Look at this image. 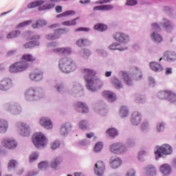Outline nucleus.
<instances>
[{"mask_svg":"<svg viewBox=\"0 0 176 176\" xmlns=\"http://www.w3.org/2000/svg\"><path fill=\"white\" fill-rule=\"evenodd\" d=\"M84 79L87 83V89L90 91H96V87H102V81L100 79H96V72L90 69H84L82 70Z\"/></svg>","mask_w":176,"mask_h":176,"instance_id":"obj_1","label":"nucleus"},{"mask_svg":"<svg viewBox=\"0 0 176 176\" xmlns=\"http://www.w3.org/2000/svg\"><path fill=\"white\" fill-rule=\"evenodd\" d=\"M60 0H37L34 1L28 5V9H32L34 8H38L40 12L42 10H50L56 6L55 2H60ZM45 3V4H44Z\"/></svg>","mask_w":176,"mask_h":176,"instance_id":"obj_2","label":"nucleus"},{"mask_svg":"<svg viewBox=\"0 0 176 176\" xmlns=\"http://www.w3.org/2000/svg\"><path fill=\"white\" fill-rule=\"evenodd\" d=\"M25 96L27 100L30 101H35V100H39L43 97V93L39 88H30L26 91Z\"/></svg>","mask_w":176,"mask_h":176,"instance_id":"obj_3","label":"nucleus"},{"mask_svg":"<svg viewBox=\"0 0 176 176\" xmlns=\"http://www.w3.org/2000/svg\"><path fill=\"white\" fill-rule=\"evenodd\" d=\"M74 63L69 58H63L59 62V68L64 74L71 72L74 68Z\"/></svg>","mask_w":176,"mask_h":176,"instance_id":"obj_4","label":"nucleus"},{"mask_svg":"<svg viewBox=\"0 0 176 176\" xmlns=\"http://www.w3.org/2000/svg\"><path fill=\"white\" fill-rule=\"evenodd\" d=\"M173 153V148L168 144H162L160 146L157 147L155 151V158L157 160L160 157H162L163 155H171Z\"/></svg>","mask_w":176,"mask_h":176,"instance_id":"obj_5","label":"nucleus"},{"mask_svg":"<svg viewBox=\"0 0 176 176\" xmlns=\"http://www.w3.org/2000/svg\"><path fill=\"white\" fill-rule=\"evenodd\" d=\"M30 67V64L27 62H16L12 64L10 67V72L11 74H17V72H23V71H25Z\"/></svg>","mask_w":176,"mask_h":176,"instance_id":"obj_6","label":"nucleus"},{"mask_svg":"<svg viewBox=\"0 0 176 176\" xmlns=\"http://www.w3.org/2000/svg\"><path fill=\"white\" fill-rule=\"evenodd\" d=\"M32 142L36 148H40V146H45V145L47 144V139L46 138V136H45V135H43L42 133H35L33 135Z\"/></svg>","mask_w":176,"mask_h":176,"instance_id":"obj_7","label":"nucleus"},{"mask_svg":"<svg viewBox=\"0 0 176 176\" xmlns=\"http://www.w3.org/2000/svg\"><path fill=\"white\" fill-rule=\"evenodd\" d=\"M158 97L160 100H167L170 102H176V94L169 90L160 92Z\"/></svg>","mask_w":176,"mask_h":176,"instance_id":"obj_8","label":"nucleus"},{"mask_svg":"<svg viewBox=\"0 0 176 176\" xmlns=\"http://www.w3.org/2000/svg\"><path fill=\"white\" fill-rule=\"evenodd\" d=\"M48 47H52L54 53H58L59 54H71L72 50L69 47H57V43H51L47 45Z\"/></svg>","mask_w":176,"mask_h":176,"instance_id":"obj_9","label":"nucleus"},{"mask_svg":"<svg viewBox=\"0 0 176 176\" xmlns=\"http://www.w3.org/2000/svg\"><path fill=\"white\" fill-rule=\"evenodd\" d=\"M127 151V147L120 142H116L110 146V151L116 155H120L124 153Z\"/></svg>","mask_w":176,"mask_h":176,"instance_id":"obj_10","label":"nucleus"},{"mask_svg":"<svg viewBox=\"0 0 176 176\" xmlns=\"http://www.w3.org/2000/svg\"><path fill=\"white\" fill-rule=\"evenodd\" d=\"M67 32V30L65 29H58L54 31V34H48L46 36V38L48 41H54L56 39H58L60 35H63Z\"/></svg>","mask_w":176,"mask_h":176,"instance_id":"obj_11","label":"nucleus"},{"mask_svg":"<svg viewBox=\"0 0 176 176\" xmlns=\"http://www.w3.org/2000/svg\"><path fill=\"white\" fill-rule=\"evenodd\" d=\"M41 37L39 36H34L30 39H28V41H31L29 43H27L24 45L25 49H31V47H34V46H38L39 45V39Z\"/></svg>","mask_w":176,"mask_h":176,"instance_id":"obj_12","label":"nucleus"},{"mask_svg":"<svg viewBox=\"0 0 176 176\" xmlns=\"http://www.w3.org/2000/svg\"><path fill=\"white\" fill-rule=\"evenodd\" d=\"M95 174L96 175H102L104 174V171H105V164L102 162V161H98L94 167Z\"/></svg>","mask_w":176,"mask_h":176,"instance_id":"obj_13","label":"nucleus"},{"mask_svg":"<svg viewBox=\"0 0 176 176\" xmlns=\"http://www.w3.org/2000/svg\"><path fill=\"white\" fill-rule=\"evenodd\" d=\"M40 124L47 130L53 129V123L52 122V120L47 117H43L40 120Z\"/></svg>","mask_w":176,"mask_h":176,"instance_id":"obj_14","label":"nucleus"},{"mask_svg":"<svg viewBox=\"0 0 176 176\" xmlns=\"http://www.w3.org/2000/svg\"><path fill=\"white\" fill-rule=\"evenodd\" d=\"M18 129L20 131L21 135H23V137H27L30 135V128L28 126L27 124L23 122L19 123Z\"/></svg>","mask_w":176,"mask_h":176,"instance_id":"obj_15","label":"nucleus"},{"mask_svg":"<svg viewBox=\"0 0 176 176\" xmlns=\"http://www.w3.org/2000/svg\"><path fill=\"white\" fill-rule=\"evenodd\" d=\"M12 87V80L10 78H4L0 81V90L3 91L9 90Z\"/></svg>","mask_w":176,"mask_h":176,"instance_id":"obj_16","label":"nucleus"},{"mask_svg":"<svg viewBox=\"0 0 176 176\" xmlns=\"http://www.w3.org/2000/svg\"><path fill=\"white\" fill-rule=\"evenodd\" d=\"M43 78V74L41 71H36L30 74V78L31 80H34L35 82H39V80H42Z\"/></svg>","mask_w":176,"mask_h":176,"instance_id":"obj_17","label":"nucleus"},{"mask_svg":"<svg viewBox=\"0 0 176 176\" xmlns=\"http://www.w3.org/2000/svg\"><path fill=\"white\" fill-rule=\"evenodd\" d=\"M2 144L3 146H6V148H8V149H14V148L17 147V143H16V141L14 140H6L3 141Z\"/></svg>","mask_w":176,"mask_h":176,"instance_id":"obj_18","label":"nucleus"},{"mask_svg":"<svg viewBox=\"0 0 176 176\" xmlns=\"http://www.w3.org/2000/svg\"><path fill=\"white\" fill-rule=\"evenodd\" d=\"M114 39L118 41V42H126L129 41V36L122 32H117L114 34Z\"/></svg>","mask_w":176,"mask_h":176,"instance_id":"obj_19","label":"nucleus"},{"mask_svg":"<svg viewBox=\"0 0 176 176\" xmlns=\"http://www.w3.org/2000/svg\"><path fill=\"white\" fill-rule=\"evenodd\" d=\"M110 166L112 168H118L122 166V160L117 157H111L110 160Z\"/></svg>","mask_w":176,"mask_h":176,"instance_id":"obj_20","label":"nucleus"},{"mask_svg":"<svg viewBox=\"0 0 176 176\" xmlns=\"http://www.w3.org/2000/svg\"><path fill=\"white\" fill-rule=\"evenodd\" d=\"M141 122V113L138 111H135L132 114L131 123L134 126H137Z\"/></svg>","mask_w":176,"mask_h":176,"instance_id":"obj_21","label":"nucleus"},{"mask_svg":"<svg viewBox=\"0 0 176 176\" xmlns=\"http://www.w3.org/2000/svg\"><path fill=\"white\" fill-rule=\"evenodd\" d=\"M76 108L77 109H80V112L82 113H89V107H87V105L82 102H78L76 104Z\"/></svg>","mask_w":176,"mask_h":176,"instance_id":"obj_22","label":"nucleus"},{"mask_svg":"<svg viewBox=\"0 0 176 176\" xmlns=\"http://www.w3.org/2000/svg\"><path fill=\"white\" fill-rule=\"evenodd\" d=\"M132 72L133 74L135 80H141V79H142V72L138 67H133Z\"/></svg>","mask_w":176,"mask_h":176,"instance_id":"obj_23","label":"nucleus"},{"mask_svg":"<svg viewBox=\"0 0 176 176\" xmlns=\"http://www.w3.org/2000/svg\"><path fill=\"white\" fill-rule=\"evenodd\" d=\"M165 58L168 61H175L176 60V54L173 51H166L164 53Z\"/></svg>","mask_w":176,"mask_h":176,"instance_id":"obj_24","label":"nucleus"},{"mask_svg":"<svg viewBox=\"0 0 176 176\" xmlns=\"http://www.w3.org/2000/svg\"><path fill=\"white\" fill-rule=\"evenodd\" d=\"M160 171L164 175H170L171 174V166L165 164L160 167Z\"/></svg>","mask_w":176,"mask_h":176,"instance_id":"obj_25","label":"nucleus"},{"mask_svg":"<svg viewBox=\"0 0 176 176\" xmlns=\"http://www.w3.org/2000/svg\"><path fill=\"white\" fill-rule=\"evenodd\" d=\"M150 67L153 71H155V72H160V71H163V67H162V65L157 62H151L150 63Z\"/></svg>","mask_w":176,"mask_h":176,"instance_id":"obj_26","label":"nucleus"},{"mask_svg":"<svg viewBox=\"0 0 176 176\" xmlns=\"http://www.w3.org/2000/svg\"><path fill=\"white\" fill-rule=\"evenodd\" d=\"M104 97H107L109 98L111 101V102H113V101H116V96L115 94L109 91H105L103 92Z\"/></svg>","mask_w":176,"mask_h":176,"instance_id":"obj_27","label":"nucleus"},{"mask_svg":"<svg viewBox=\"0 0 176 176\" xmlns=\"http://www.w3.org/2000/svg\"><path fill=\"white\" fill-rule=\"evenodd\" d=\"M107 134L111 137V138H115V137H118L119 135V132L115 128H110L107 130Z\"/></svg>","mask_w":176,"mask_h":176,"instance_id":"obj_28","label":"nucleus"},{"mask_svg":"<svg viewBox=\"0 0 176 176\" xmlns=\"http://www.w3.org/2000/svg\"><path fill=\"white\" fill-rule=\"evenodd\" d=\"M94 28L96 31H100V32H103V31H107L108 26H107V25L104 23H98L94 25Z\"/></svg>","mask_w":176,"mask_h":176,"instance_id":"obj_29","label":"nucleus"},{"mask_svg":"<svg viewBox=\"0 0 176 176\" xmlns=\"http://www.w3.org/2000/svg\"><path fill=\"white\" fill-rule=\"evenodd\" d=\"M88 45H90V41L86 38H80L76 41V45L79 46V47L88 46Z\"/></svg>","mask_w":176,"mask_h":176,"instance_id":"obj_30","label":"nucleus"},{"mask_svg":"<svg viewBox=\"0 0 176 176\" xmlns=\"http://www.w3.org/2000/svg\"><path fill=\"white\" fill-rule=\"evenodd\" d=\"M151 39H153L154 42H157V43H160V42L163 41V37L155 32H153V34L151 35Z\"/></svg>","mask_w":176,"mask_h":176,"instance_id":"obj_31","label":"nucleus"},{"mask_svg":"<svg viewBox=\"0 0 176 176\" xmlns=\"http://www.w3.org/2000/svg\"><path fill=\"white\" fill-rule=\"evenodd\" d=\"M22 60L28 61L29 63H34L36 60V58L30 54H26L22 56Z\"/></svg>","mask_w":176,"mask_h":176,"instance_id":"obj_32","label":"nucleus"},{"mask_svg":"<svg viewBox=\"0 0 176 176\" xmlns=\"http://www.w3.org/2000/svg\"><path fill=\"white\" fill-rule=\"evenodd\" d=\"M6 130H8V122L0 120V133H6Z\"/></svg>","mask_w":176,"mask_h":176,"instance_id":"obj_33","label":"nucleus"},{"mask_svg":"<svg viewBox=\"0 0 176 176\" xmlns=\"http://www.w3.org/2000/svg\"><path fill=\"white\" fill-rule=\"evenodd\" d=\"M61 162H63V159H61V157H58L51 162L50 166L52 167V168H57V166H58V164H60Z\"/></svg>","mask_w":176,"mask_h":176,"instance_id":"obj_34","label":"nucleus"},{"mask_svg":"<svg viewBox=\"0 0 176 176\" xmlns=\"http://www.w3.org/2000/svg\"><path fill=\"white\" fill-rule=\"evenodd\" d=\"M21 34V32L19 30L13 31L7 35V38L8 39H13L14 38L20 36Z\"/></svg>","mask_w":176,"mask_h":176,"instance_id":"obj_35","label":"nucleus"},{"mask_svg":"<svg viewBox=\"0 0 176 176\" xmlns=\"http://www.w3.org/2000/svg\"><path fill=\"white\" fill-rule=\"evenodd\" d=\"M47 23L45 20H38L35 23L32 24L33 28H39V27H43V25H46Z\"/></svg>","mask_w":176,"mask_h":176,"instance_id":"obj_36","label":"nucleus"},{"mask_svg":"<svg viewBox=\"0 0 176 176\" xmlns=\"http://www.w3.org/2000/svg\"><path fill=\"white\" fill-rule=\"evenodd\" d=\"M71 129V124H65L62 125L60 129V133L62 135H65V134H68V129Z\"/></svg>","mask_w":176,"mask_h":176,"instance_id":"obj_37","label":"nucleus"},{"mask_svg":"<svg viewBox=\"0 0 176 176\" xmlns=\"http://www.w3.org/2000/svg\"><path fill=\"white\" fill-rule=\"evenodd\" d=\"M75 14V11L74 10H67L65 11L60 14H58L56 17L60 18V17H67V16H74Z\"/></svg>","mask_w":176,"mask_h":176,"instance_id":"obj_38","label":"nucleus"},{"mask_svg":"<svg viewBox=\"0 0 176 176\" xmlns=\"http://www.w3.org/2000/svg\"><path fill=\"white\" fill-rule=\"evenodd\" d=\"M110 50H126V47H119V44L114 43L109 46Z\"/></svg>","mask_w":176,"mask_h":176,"instance_id":"obj_39","label":"nucleus"},{"mask_svg":"<svg viewBox=\"0 0 176 176\" xmlns=\"http://www.w3.org/2000/svg\"><path fill=\"white\" fill-rule=\"evenodd\" d=\"M148 175H155L156 174V169L153 166H148L146 168Z\"/></svg>","mask_w":176,"mask_h":176,"instance_id":"obj_40","label":"nucleus"},{"mask_svg":"<svg viewBox=\"0 0 176 176\" xmlns=\"http://www.w3.org/2000/svg\"><path fill=\"white\" fill-rule=\"evenodd\" d=\"M120 113L122 118H126L129 115V109L126 106H122L120 109Z\"/></svg>","mask_w":176,"mask_h":176,"instance_id":"obj_41","label":"nucleus"},{"mask_svg":"<svg viewBox=\"0 0 176 176\" xmlns=\"http://www.w3.org/2000/svg\"><path fill=\"white\" fill-rule=\"evenodd\" d=\"M112 83L114 85L116 89H122V83L117 78H113L112 80Z\"/></svg>","mask_w":176,"mask_h":176,"instance_id":"obj_42","label":"nucleus"},{"mask_svg":"<svg viewBox=\"0 0 176 176\" xmlns=\"http://www.w3.org/2000/svg\"><path fill=\"white\" fill-rule=\"evenodd\" d=\"M122 76L128 86L131 85V80L130 79V77H129V74L126 72H123L122 73Z\"/></svg>","mask_w":176,"mask_h":176,"instance_id":"obj_43","label":"nucleus"},{"mask_svg":"<svg viewBox=\"0 0 176 176\" xmlns=\"http://www.w3.org/2000/svg\"><path fill=\"white\" fill-rule=\"evenodd\" d=\"M102 142H97L96 144H95V146H94V151L95 152H101V150L102 149Z\"/></svg>","mask_w":176,"mask_h":176,"instance_id":"obj_44","label":"nucleus"},{"mask_svg":"<svg viewBox=\"0 0 176 176\" xmlns=\"http://www.w3.org/2000/svg\"><path fill=\"white\" fill-rule=\"evenodd\" d=\"M61 145V143L58 140H55L52 143H51V148L52 149H57Z\"/></svg>","mask_w":176,"mask_h":176,"instance_id":"obj_45","label":"nucleus"},{"mask_svg":"<svg viewBox=\"0 0 176 176\" xmlns=\"http://www.w3.org/2000/svg\"><path fill=\"white\" fill-rule=\"evenodd\" d=\"M165 124L164 122H160L157 124V130L159 133H161V131H164V127Z\"/></svg>","mask_w":176,"mask_h":176,"instance_id":"obj_46","label":"nucleus"},{"mask_svg":"<svg viewBox=\"0 0 176 176\" xmlns=\"http://www.w3.org/2000/svg\"><path fill=\"white\" fill-rule=\"evenodd\" d=\"M62 25H76V21L75 20H72V21H66L62 23Z\"/></svg>","mask_w":176,"mask_h":176,"instance_id":"obj_47","label":"nucleus"},{"mask_svg":"<svg viewBox=\"0 0 176 176\" xmlns=\"http://www.w3.org/2000/svg\"><path fill=\"white\" fill-rule=\"evenodd\" d=\"M87 122L85 120H81L79 122V127L82 130H87Z\"/></svg>","mask_w":176,"mask_h":176,"instance_id":"obj_48","label":"nucleus"},{"mask_svg":"<svg viewBox=\"0 0 176 176\" xmlns=\"http://www.w3.org/2000/svg\"><path fill=\"white\" fill-rule=\"evenodd\" d=\"M38 153H33L30 156V163H32V162H34V160H36L38 157Z\"/></svg>","mask_w":176,"mask_h":176,"instance_id":"obj_49","label":"nucleus"},{"mask_svg":"<svg viewBox=\"0 0 176 176\" xmlns=\"http://www.w3.org/2000/svg\"><path fill=\"white\" fill-rule=\"evenodd\" d=\"M113 9V6L107 4V5H102V10L108 11L112 10Z\"/></svg>","mask_w":176,"mask_h":176,"instance_id":"obj_50","label":"nucleus"},{"mask_svg":"<svg viewBox=\"0 0 176 176\" xmlns=\"http://www.w3.org/2000/svg\"><path fill=\"white\" fill-rule=\"evenodd\" d=\"M112 0H98L95 2L96 5H104V3H109Z\"/></svg>","mask_w":176,"mask_h":176,"instance_id":"obj_51","label":"nucleus"},{"mask_svg":"<svg viewBox=\"0 0 176 176\" xmlns=\"http://www.w3.org/2000/svg\"><path fill=\"white\" fill-rule=\"evenodd\" d=\"M162 27H164V28H168L170 27H171V23H170V21L167 19H164V21L162 23Z\"/></svg>","mask_w":176,"mask_h":176,"instance_id":"obj_52","label":"nucleus"},{"mask_svg":"<svg viewBox=\"0 0 176 176\" xmlns=\"http://www.w3.org/2000/svg\"><path fill=\"white\" fill-rule=\"evenodd\" d=\"M31 23H32V21H23V22L19 23L18 25V27L19 28L27 27V25H30V24H31Z\"/></svg>","mask_w":176,"mask_h":176,"instance_id":"obj_53","label":"nucleus"},{"mask_svg":"<svg viewBox=\"0 0 176 176\" xmlns=\"http://www.w3.org/2000/svg\"><path fill=\"white\" fill-rule=\"evenodd\" d=\"M138 3V1L137 0H126V5L128 6H134Z\"/></svg>","mask_w":176,"mask_h":176,"instance_id":"obj_54","label":"nucleus"},{"mask_svg":"<svg viewBox=\"0 0 176 176\" xmlns=\"http://www.w3.org/2000/svg\"><path fill=\"white\" fill-rule=\"evenodd\" d=\"M16 162L14 160H12L8 163V168H14V167H16Z\"/></svg>","mask_w":176,"mask_h":176,"instance_id":"obj_55","label":"nucleus"},{"mask_svg":"<svg viewBox=\"0 0 176 176\" xmlns=\"http://www.w3.org/2000/svg\"><path fill=\"white\" fill-rule=\"evenodd\" d=\"M83 31L84 32H87L90 31V29L87 28H78L76 30V32Z\"/></svg>","mask_w":176,"mask_h":176,"instance_id":"obj_56","label":"nucleus"},{"mask_svg":"<svg viewBox=\"0 0 176 176\" xmlns=\"http://www.w3.org/2000/svg\"><path fill=\"white\" fill-rule=\"evenodd\" d=\"M47 166V162L43 161L38 164L39 168H45Z\"/></svg>","mask_w":176,"mask_h":176,"instance_id":"obj_57","label":"nucleus"},{"mask_svg":"<svg viewBox=\"0 0 176 176\" xmlns=\"http://www.w3.org/2000/svg\"><path fill=\"white\" fill-rule=\"evenodd\" d=\"M145 151H140L138 153V159L140 160H142V159H144V156L145 155Z\"/></svg>","mask_w":176,"mask_h":176,"instance_id":"obj_58","label":"nucleus"},{"mask_svg":"<svg viewBox=\"0 0 176 176\" xmlns=\"http://www.w3.org/2000/svg\"><path fill=\"white\" fill-rule=\"evenodd\" d=\"M152 28L153 31H158V30H160V26L157 23H153Z\"/></svg>","mask_w":176,"mask_h":176,"instance_id":"obj_59","label":"nucleus"},{"mask_svg":"<svg viewBox=\"0 0 176 176\" xmlns=\"http://www.w3.org/2000/svg\"><path fill=\"white\" fill-rule=\"evenodd\" d=\"M91 54V52H90V50H89L88 49L84 50V56H85V57H89Z\"/></svg>","mask_w":176,"mask_h":176,"instance_id":"obj_60","label":"nucleus"},{"mask_svg":"<svg viewBox=\"0 0 176 176\" xmlns=\"http://www.w3.org/2000/svg\"><path fill=\"white\" fill-rule=\"evenodd\" d=\"M55 10L56 13H61V12H63V7H61V6H57L55 8Z\"/></svg>","mask_w":176,"mask_h":176,"instance_id":"obj_61","label":"nucleus"},{"mask_svg":"<svg viewBox=\"0 0 176 176\" xmlns=\"http://www.w3.org/2000/svg\"><path fill=\"white\" fill-rule=\"evenodd\" d=\"M127 176H135V172H134V170H131L129 172H128Z\"/></svg>","mask_w":176,"mask_h":176,"instance_id":"obj_62","label":"nucleus"},{"mask_svg":"<svg viewBox=\"0 0 176 176\" xmlns=\"http://www.w3.org/2000/svg\"><path fill=\"white\" fill-rule=\"evenodd\" d=\"M94 10H102V5L95 6Z\"/></svg>","mask_w":176,"mask_h":176,"instance_id":"obj_63","label":"nucleus"},{"mask_svg":"<svg viewBox=\"0 0 176 176\" xmlns=\"http://www.w3.org/2000/svg\"><path fill=\"white\" fill-rule=\"evenodd\" d=\"M74 176H85L83 175V173H80V172H76L74 173Z\"/></svg>","mask_w":176,"mask_h":176,"instance_id":"obj_64","label":"nucleus"}]
</instances>
